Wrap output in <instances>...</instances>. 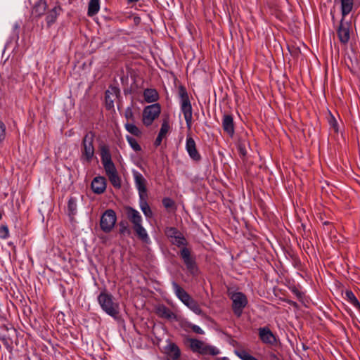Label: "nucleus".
I'll return each mask as SVG.
<instances>
[{
  "label": "nucleus",
  "instance_id": "nucleus-26",
  "mask_svg": "<svg viewBox=\"0 0 360 360\" xmlns=\"http://www.w3.org/2000/svg\"><path fill=\"white\" fill-rule=\"evenodd\" d=\"M60 10L61 8L60 6H55L47 13L46 20L48 27H50L53 23L56 22Z\"/></svg>",
  "mask_w": 360,
  "mask_h": 360
},
{
  "label": "nucleus",
  "instance_id": "nucleus-27",
  "mask_svg": "<svg viewBox=\"0 0 360 360\" xmlns=\"http://www.w3.org/2000/svg\"><path fill=\"white\" fill-rule=\"evenodd\" d=\"M119 233L121 237H129L131 235V231L129 228V223L126 220H122L118 224Z\"/></svg>",
  "mask_w": 360,
  "mask_h": 360
},
{
  "label": "nucleus",
  "instance_id": "nucleus-33",
  "mask_svg": "<svg viewBox=\"0 0 360 360\" xmlns=\"http://www.w3.org/2000/svg\"><path fill=\"white\" fill-rule=\"evenodd\" d=\"M124 127L126 130L134 136H141L142 134L141 130L134 124V122H127Z\"/></svg>",
  "mask_w": 360,
  "mask_h": 360
},
{
  "label": "nucleus",
  "instance_id": "nucleus-6",
  "mask_svg": "<svg viewBox=\"0 0 360 360\" xmlns=\"http://www.w3.org/2000/svg\"><path fill=\"white\" fill-rule=\"evenodd\" d=\"M346 17L342 15L341 20L336 29L337 35L340 42L346 45L350 39V35L352 32V25L350 20H346Z\"/></svg>",
  "mask_w": 360,
  "mask_h": 360
},
{
  "label": "nucleus",
  "instance_id": "nucleus-5",
  "mask_svg": "<svg viewBox=\"0 0 360 360\" xmlns=\"http://www.w3.org/2000/svg\"><path fill=\"white\" fill-rule=\"evenodd\" d=\"M232 300V310L236 317L241 316L244 308L248 305V301L246 295L242 292H234L230 295Z\"/></svg>",
  "mask_w": 360,
  "mask_h": 360
},
{
  "label": "nucleus",
  "instance_id": "nucleus-49",
  "mask_svg": "<svg viewBox=\"0 0 360 360\" xmlns=\"http://www.w3.org/2000/svg\"><path fill=\"white\" fill-rule=\"evenodd\" d=\"M269 357L271 360H280V359L278 357V356L274 353H271L269 354Z\"/></svg>",
  "mask_w": 360,
  "mask_h": 360
},
{
  "label": "nucleus",
  "instance_id": "nucleus-23",
  "mask_svg": "<svg viewBox=\"0 0 360 360\" xmlns=\"http://www.w3.org/2000/svg\"><path fill=\"white\" fill-rule=\"evenodd\" d=\"M47 5L46 1L39 0L34 6L32 14L36 18L41 17L45 12Z\"/></svg>",
  "mask_w": 360,
  "mask_h": 360
},
{
  "label": "nucleus",
  "instance_id": "nucleus-35",
  "mask_svg": "<svg viewBox=\"0 0 360 360\" xmlns=\"http://www.w3.org/2000/svg\"><path fill=\"white\" fill-rule=\"evenodd\" d=\"M165 233L169 238L175 239L176 237L181 235V232L175 227H166Z\"/></svg>",
  "mask_w": 360,
  "mask_h": 360
},
{
  "label": "nucleus",
  "instance_id": "nucleus-40",
  "mask_svg": "<svg viewBox=\"0 0 360 360\" xmlns=\"http://www.w3.org/2000/svg\"><path fill=\"white\" fill-rule=\"evenodd\" d=\"M172 244L175 245L177 247H181L187 245L186 239L185 238L182 233H181L180 236L176 237V238L174 239V240H172Z\"/></svg>",
  "mask_w": 360,
  "mask_h": 360
},
{
  "label": "nucleus",
  "instance_id": "nucleus-24",
  "mask_svg": "<svg viewBox=\"0 0 360 360\" xmlns=\"http://www.w3.org/2000/svg\"><path fill=\"white\" fill-rule=\"evenodd\" d=\"M341 4V15L346 17L353 10L354 0H340Z\"/></svg>",
  "mask_w": 360,
  "mask_h": 360
},
{
  "label": "nucleus",
  "instance_id": "nucleus-48",
  "mask_svg": "<svg viewBox=\"0 0 360 360\" xmlns=\"http://www.w3.org/2000/svg\"><path fill=\"white\" fill-rule=\"evenodd\" d=\"M285 302H287L288 304H289L290 305L292 306L295 308H297L298 307L297 303L296 302H295V301H292V300H288V299H285Z\"/></svg>",
  "mask_w": 360,
  "mask_h": 360
},
{
  "label": "nucleus",
  "instance_id": "nucleus-52",
  "mask_svg": "<svg viewBox=\"0 0 360 360\" xmlns=\"http://www.w3.org/2000/svg\"><path fill=\"white\" fill-rule=\"evenodd\" d=\"M220 360H230L228 357H222Z\"/></svg>",
  "mask_w": 360,
  "mask_h": 360
},
{
  "label": "nucleus",
  "instance_id": "nucleus-46",
  "mask_svg": "<svg viewBox=\"0 0 360 360\" xmlns=\"http://www.w3.org/2000/svg\"><path fill=\"white\" fill-rule=\"evenodd\" d=\"M237 148L240 156L241 158H245L247 155L245 144L244 143L240 142L237 146Z\"/></svg>",
  "mask_w": 360,
  "mask_h": 360
},
{
  "label": "nucleus",
  "instance_id": "nucleus-36",
  "mask_svg": "<svg viewBox=\"0 0 360 360\" xmlns=\"http://www.w3.org/2000/svg\"><path fill=\"white\" fill-rule=\"evenodd\" d=\"M328 122L330 129H333L335 133H338L339 128L338 121L330 112H329V115L328 117Z\"/></svg>",
  "mask_w": 360,
  "mask_h": 360
},
{
  "label": "nucleus",
  "instance_id": "nucleus-32",
  "mask_svg": "<svg viewBox=\"0 0 360 360\" xmlns=\"http://www.w3.org/2000/svg\"><path fill=\"white\" fill-rule=\"evenodd\" d=\"M68 212L69 216H75L77 213V200L75 197H70L68 202Z\"/></svg>",
  "mask_w": 360,
  "mask_h": 360
},
{
  "label": "nucleus",
  "instance_id": "nucleus-28",
  "mask_svg": "<svg viewBox=\"0 0 360 360\" xmlns=\"http://www.w3.org/2000/svg\"><path fill=\"white\" fill-rule=\"evenodd\" d=\"M345 299L356 309L360 310V303L351 290H345Z\"/></svg>",
  "mask_w": 360,
  "mask_h": 360
},
{
  "label": "nucleus",
  "instance_id": "nucleus-11",
  "mask_svg": "<svg viewBox=\"0 0 360 360\" xmlns=\"http://www.w3.org/2000/svg\"><path fill=\"white\" fill-rule=\"evenodd\" d=\"M136 188L139 191V198L147 195L146 180L143 176L137 171L133 172Z\"/></svg>",
  "mask_w": 360,
  "mask_h": 360
},
{
  "label": "nucleus",
  "instance_id": "nucleus-4",
  "mask_svg": "<svg viewBox=\"0 0 360 360\" xmlns=\"http://www.w3.org/2000/svg\"><path fill=\"white\" fill-rule=\"evenodd\" d=\"M95 134L93 131H88L84 136L81 144V160L91 162L95 153L94 140Z\"/></svg>",
  "mask_w": 360,
  "mask_h": 360
},
{
  "label": "nucleus",
  "instance_id": "nucleus-7",
  "mask_svg": "<svg viewBox=\"0 0 360 360\" xmlns=\"http://www.w3.org/2000/svg\"><path fill=\"white\" fill-rule=\"evenodd\" d=\"M179 255L188 272L193 276L195 275L198 273V268L195 257L191 255V249L184 247L180 250Z\"/></svg>",
  "mask_w": 360,
  "mask_h": 360
},
{
  "label": "nucleus",
  "instance_id": "nucleus-45",
  "mask_svg": "<svg viewBox=\"0 0 360 360\" xmlns=\"http://www.w3.org/2000/svg\"><path fill=\"white\" fill-rule=\"evenodd\" d=\"M9 236V230L7 225H0V238L6 239Z\"/></svg>",
  "mask_w": 360,
  "mask_h": 360
},
{
  "label": "nucleus",
  "instance_id": "nucleus-30",
  "mask_svg": "<svg viewBox=\"0 0 360 360\" xmlns=\"http://www.w3.org/2000/svg\"><path fill=\"white\" fill-rule=\"evenodd\" d=\"M100 8L99 0H90L88 6L87 14L89 16H94L96 15Z\"/></svg>",
  "mask_w": 360,
  "mask_h": 360
},
{
  "label": "nucleus",
  "instance_id": "nucleus-18",
  "mask_svg": "<svg viewBox=\"0 0 360 360\" xmlns=\"http://www.w3.org/2000/svg\"><path fill=\"white\" fill-rule=\"evenodd\" d=\"M124 212L127 219L134 226L142 222V217L140 213L131 206L124 207Z\"/></svg>",
  "mask_w": 360,
  "mask_h": 360
},
{
  "label": "nucleus",
  "instance_id": "nucleus-54",
  "mask_svg": "<svg viewBox=\"0 0 360 360\" xmlns=\"http://www.w3.org/2000/svg\"><path fill=\"white\" fill-rule=\"evenodd\" d=\"M330 14L332 15V20L334 21V20H335V16H334V15L333 14V13H332V12H330Z\"/></svg>",
  "mask_w": 360,
  "mask_h": 360
},
{
  "label": "nucleus",
  "instance_id": "nucleus-51",
  "mask_svg": "<svg viewBox=\"0 0 360 360\" xmlns=\"http://www.w3.org/2000/svg\"><path fill=\"white\" fill-rule=\"evenodd\" d=\"M11 333L13 335H15V333H16V331H15V329H12V330H11Z\"/></svg>",
  "mask_w": 360,
  "mask_h": 360
},
{
  "label": "nucleus",
  "instance_id": "nucleus-31",
  "mask_svg": "<svg viewBox=\"0 0 360 360\" xmlns=\"http://www.w3.org/2000/svg\"><path fill=\"white\" fill-rule=\"evenodd\" d=\"M101 159L103 165L112 162L111 154L106 146H103L101 149Z\"/></svg>",
  "mask_w": 360,
  "mask_h": 360
},
{
  "label": "nucleus",
  "instance_id": "nucleus-57",
  "mask_svg": "<svg viewBox=\"0 0 360 360\" xmlns=\"http://www.w3.org/2000/svg\"><path fill=\"white\" fill-rule=\"evenodd\" d=\"M347 67H348L349 69H351L350 65H349V64H347Z\"/></svg>",
  "mask_w": 360,
  "mask_h": 360
},
{
  "label": "nucleus",
  "instance_id": "nucleus-56",
  "mask_svg": "<svg viewBox=\"0 0 360 360\" xmlns=\"http://www.w3.org/2000/svg\"><path fill=\"white\" fill-rule=\"evenodd\" d=\"M1 218H2V214H1V212H0V220L1 219Z\"/></svg>",
  "mask_w": 360,
  "mask_h": 360
},
{
  "label": "nucleus",
  "instance_id": "nucleus-25",
  "mask_svg": "<svg viewBox=\"0 0 360 360\" xmlns=\"http://www.w3.org/2000/svg\"><path fill=\"white\" fill-rule=\"evenodd\" d=\"M187 306L191 311L198 315H202L203 311L201 309L199 304L192 297H191L186 302L184 303Z\"/></svg>",
  "mask_w": 360,
  "mask_h": 360
},
{
  "label": "nucleus",
  "instance_id": "nucleus-13",
  "mask_svg": "<svg viewBox=\"0 0 360 360\" xmlns=\"http://www.w3.org/2000/svg\"><path fill=\"white\" fill-rule=\"evenodd\" d=\"M186 149L193 160L199 162L201 160L202 158L197 150L195 142L191 136L186 138Z\"/></svg>",
  "mask_w": 360,
  "mask_h": 360
},
{
  "label": "nucleus",
  "instance_id": "nucleus-50",
  "mask_svg": "<svg viewBox=\"0 0 360 360\" xmlns=\"http://www.w3.org/2000/svg\"><path fill=\"white\" fill-rule=\"evenodd\" d=\"M132 92L133 91H132L131 88H127V89H124V94L125 95L131 94H132Z\"/></svg>",
  "mask_w": 360,
  "mask_h": 360
},
{
  "label": "nucleus",
  "instance_id": "nucleus-29",
  "mask_svg": "<svg viewBox=\"0 0 360 360\" xmlns=\"http://www.w3.org/2000/svg\"><path fill=\"white\" fill-rule=\"evenodd\" d=\"M146 197V196H143V197H142V198H140L139 205H140L141 210H142L144 215L146 217L150 218L153 216V212H152L148 203L147 202Z\"/></svg>",
  "mask_w": 360,
  "mask_h": 360
},
{
  "label": "nucleus",
  "instance_id": "nucleus-53",
  "mask_svg": "<svg viewBox=\"0 0 360 360\" xmlns=\"http://www.w3.org/2000/svg\"><path fill=\"white\" fill-rule=\"evenodd\" d=\"M129 2H137L139 0H128Z\"/></svg>",
  "mask_w": 360,
  "mask_h": 360
},
{
  "label": "nucleus",
  "instance_id": "nucleus-38",
  "mask_svg": "<svg viewBox=\"0 0 360 360\" xmlns=\"http://www.w3.org/2000/svg\"><path fill=\"white\" fill-rule=\"evenodd\" d=\"M236 354L242 360H259L244 349L236 351Z\"/></svg>",
  "mask_w": 360,
  "mask_h": 360
},
{
  "label": "nucleus",
  "instance_id": "nucleus-8",
  "mask_svg": "<svg viewBox=\"0 0 360 360\" xmlns=\"http://www.w3.org/2000/svg\"><path fill=\"white\" fill-rule=\"evenodd\" d=\"M117 221L115 212L112 209L105 210L100 220V226L103 231L108 233L113 229Z\"/></svg>",
  "mask_w": 360,
  "mask_h": 360
},
{
  "label": "nucleus",
  "instance_id": "nucleus-12",
  "mask_svg": "<svg viewBox=\"0 0 360 360\" xmlns=\"http://www.w3.org/2000/svg\"><path fill=\"white\" fill-rule=\"evenodd\" d=\"M258 330L259 339L263 343L270 345L276 343V338L269 327L259 328Z\"/></svg>",
  "mask_w": 360,
  "mask_h": 360
},
{
  "label": "nucleus",
  "instance_id": "nucleus-43",
  "mask_svg": "<svg viewBox=\"0 0 360 360\" xmlns=\"http://www.w3.org/2000/svg\"><path fill=\"white\" fill-rule=\"evenodd\" d=\"M124 117L128 121H130L131 122H135V117L132 110V105L126 108L124 112Z\"/></svg>",
  "mask_w": 360,
  "mask_h": 360
},
{
  "label": "nucleus",
  "instance_id": "nucleus-9",
  "mask_svg": "<svg viewBox=\"0 0 360 360\" xmlns=\"http://www.w3.org/2000/svg\"><path fill=\"white\" fill-rule=\"evenodd\" d=\"M161 112V106L155 103L146 106L143 110V122L146 126H150Z\"/></svg>",
  "mask_w": 360,
  "mask_h": 360
},
{
  "label": "nucleus",
  "instance_id": "nucleus-16",
  "mask_svg": "<svg viewBox=\"0 0 360 360\" xmlns=\"http://www.w3.org/2000/svg\"><path fill=\"white\" fill-rule=\"evenodd\" d=\"M165 352L167 357L171 360H179L181 356V350L179 346L172 342H169L165 347Z\"/></svg>",
  "mask_w": 360,
  "mask_h": 360
},
{
  "label": "nucleus",
  "instance_id": "nucleus-47",
  "mask_svg": "<svg viewBox=\"0 0 360 360\" xmlns=\"http://www.w3.org/2000/svg\"><path fill=\"white\" fill-rule=\"evenodd\" d=\"M188 327L190 328L193 332H194L197 334H200V335L204 334L203 330L197 325L189 323H188Z\"/></svg>",
  "mask_w": 360,
  "mask_h": 360
},
{
  "label": "nucleus",
  "instance_id": "nucleus-55",
  "mask_svg": "<svg viewBox=\"0 0 360 360\" xmlns=\"http://www.w3.org/2000/svg\"><path fill=\"white\" fill-rule=\"evenodd\" d=\"M329 224V222H328V221H325V222L323 223V224H324V225H327V224Z\"/></svg>",
  "mask_w": 360,
  "mask_h": 360
},
{
  "label": "nucleus",
  "instance_id": "nucleus-44",
  "mask_svg": "<svg viewBox=\"0 0 360 360\" xmlns=\"http://www.w3.org/2000/svg\"><path fill=\"white\" fill-rule=\"evenodd\" d=\"M291 292L297 297V298L300 301L303 302L304 294L302 291L299 290L296 286H292L290 288Z\"/></svg>",
  "mask_w": 360,
  "mask_h": 360
},
{
  "label": "nucleus",
  "instance_id": "nucleus-15",
  "mask_svg": "<svg viewBox=\"0 0 360 360\" xmlns=\"http://www.w3.org/2000/svg\"><path fill=\"white\" fill-rule=\"evenodd\" d=\"M222 128L224 132L232 137L235 133L233 118L231 115L224 114L222 119Z\"/></svg>",
  "mask_w": 360,
  "mask_h": 360
},
{
  "label": "nucleus",
  "instance_id": "nucleus-41",
  "mask_svg": "<svg viewBox=\"0 0 360 360\" xmlns=\"http://www.w3.org/2000/svg\"><path fill=\"white\" fill-rule=\"evenodd\" d=\"M103 165V167L105 169L107 176L110 174L115 173L116 172H117L113 162H110L104 164Z\"/></svg>",
  "mask_w": 360,
  "mask_h": 360
},
{
  "label": "nucleus",
  "instance_id": "nucleus-3",
  "mask_svg": "<svg viewBox=\"0 0 360 360\" xmlns=\"http://www.w3.org/2000/svg\"><path fill=\"white\" fill-rule=\"evenodd\" d=\"M186 341L189 343V349L193 353H198L202 356H217L220 353L219 349H217L214 346L205 343L202 340L196 338H189L187 336Z\"/></svg>",
  "mask_w": 360,
  "mask_h": 360
},
{
  "label": "nucleus",
  "instance_id": "nucleus-10",
  "mask_svg": "<svg viewBox=\"0 0 360 360\" xmlns=\"http://www.w3.org/2000/svg\"><path fill=\"white\" fill-rule=\"evenodd\" d=\"M120 96V89L117 86L110 85L105 92V107L108 110L114 107V97L118 98Z\"/></svg>",
  "mask_w": 360,
  "mask_h": 360
},
{
  "label": "nucleus",
  "instance_id": "nucleus-1",
  "mask_svg": "<svg viewBox=\"0 0 360 360\" xmlns=\"http://www.w3.org/2000/svg\"><path fill=\"white\" fill-rule=\"evenodd\" d=\"M114 300L112 295L106 290L101 292L97 297L98 302L103 311L115 320H119L120 318V304Z\"/></svg>",
  "mask_w": 360,
  "mask_h": 360
},
{
  "label": "nucleus",
  "instance_id": "nucleus-20",
  "mask_svg": "<svg viewBox=\"0 0 360 360\" xmlns=\"http://www.w3.org/2000/svg\"><path fill=\"white\" fill-rule=\"evenodd\" d=\"M176 296L183 302H186L191 296L176 281L172 283Z\"/></svg>",
  "mask_w": 360,
  "mask_h": 360
},
{
  "label": "nucleus",
  "instance_id": "nucleus-58",
  "mask_svg": "<svg viewBox=\"0 0 360 360\" xmlns=\"http://www.w3.org/2000/svg\"><path fill=\"white\" fill-rule=\"evenodd\" d=\"M8 245H13V243L10 242V243H8Z\"/></svg>",
  "mask_w": 360,
  "mask_h": 360
},
{
  "label": "nucleus",
  "instance_id": "nucleus-22",
  "mask_svg": "<svg viewBox=\"0 0 360 360\" xmlns=\"http://www.w3.org/2000/svg\"><path fill=\"white\" fill-rule=\"evenodd\" d=\"M169 129V123H168L167 120H164L162 123L161 128L158 133V135L154 142V146L155 147H158L161 144L162 138L166 135V134L168 132Z\"/></svg>",
  "mask_w": 360,
  "mask_h": 360
},
{
  "label": "nucleus",
  "instance_id": "nucleus-42",
  "mask_svg": "<svg viewBox=\"0 0 360 360\" xmlns=\"http://www.w3.org/2000/svg\"><path fill=\"white\" fill-rule=\"evenodd\" d=\"M162 202L163 206L167 210L173 209L175 207L174 200L168 197L164 198L162 200Z\"/></svg>",
  "mask_w": 360,
  "mask_h": 360
},
{
  "label": "nucleus",
  "instance_id": "nucleus-37",
  "mask_svg": "<svg viewBox=\"0 0 360 360\" xmlns=\"http://www.w3.org/2000/svg\"><path fill=\"white\" fill-rule=\"evenodd\" d=\"M0 340L2 341L4 345L6 347L7 349L11 350L13 349V339L11 337L10 333H8V335H1L0 337Z\"/></svg>",
  "mask_w": 360,
  "mask_h": 360
},
{
  "label": "nucleus",
  "instance_id": "nucleus-21",
  "mask_svg": "<svg viewBox=\"0 0 360 360\" xmlns=\"http://www.w3.org/2000/svg\"><path fill=\"white\" fill-rule=\"evenodd\" d=\"M143 96L146 103H154L159 99V94L155 89L147 88L143 91Z\"/></svg>",
  "mask_w": 360,
  "mask_h": 360
},
{
  "label": "nucleus",
  "instance_id": "nucleus-14",
  "mask_svg": "<svg viewBox=\"0 0 360 360\" xmlns=\"http://www.w3.org/2000/svg\"><path fill=\"white\" fill-rule=\"evenodd\" d=\"M91 187L94 193L101 194L104 193L106 189V179L101 176L94 178Z\"/></svg>",
  "mask_w": 360,
  "mask_h": 360
},
{
  "label": "nucleus",
  "instance_id": "nucleus-39",
  "mask_svg": "<svg viewBox=\"0 0 360 360\" xmlns=\"http://www.w3.org/2000/svg\"><path fill=\"white\" fill-rule=\"evenodd\" d=\"M127 140L129 144V146L131 147V148L136 151V152H139L141 150V146L138 143V142L136 141V140L130 136H127Z\"/></svg>",
  "mask_w": 360,
  "mask_h": 360
},
{
  "label": "nucleus",
  "instance_id": "nucleus-2",
  "mask_svg": "<svg viewBox=\"0 0 360 360\" xmlns=\"http://www.w3.org/2000/svg\"><path fill=\"white\" fill-rule=\"evenodd\" d=\"M178 96L180 99L181 110L188 129H191L193 119V109L189 98L188 94L184 85H179L178 87Z\"/></svg>",
  "mask_w": 360,
  "mask_h": 360
},
{
  "label": "nucleus",
  "instance_id": "nucleus-19",
  "mask_svg": "<svg viewBox=\"0 0 360 360\" xmlns=\"http://www.w3.org/2000/svg\"><path fill=\"white\" fill-rule=\"evenodd\" d=\"M132 229L138 239L146 244H149L150 243L148 234L146 229L143 226L142 222L135 224L132 226Z\"/></svg>",
  "mask_w": 360,
  "mask_h": 360
},
{
  "label": "nucleus",
  "instance_id": "nucleus-17",
  "mask_svg": "<svg viewBox=\"0 0 360 360\" xmlns=\"http://www.w3.org/2000/svg\"><path fill=\"white\" fill-rule=\"evenodd\" d=\"M155 313L160 318L168 320H176L177 318L176 315L163 304L156 306Z\"/></svg>",
  "mask_w": 360,
  "mask_h": 360
},
{
  "label": "nucleus",
  "instance_id": "nucleus-34",
  "mask_svg": "<svg viewBox=\"0 0 360 360\" xmlns=\"http://www.w3.org/2000/svg\"><path fill=\"white\" fill-rule=\"evenodd\" d=\"M108 177L109 179V181H110L111 184L115 188H121V179L119 176L117 172L115 173L110 174L108 175Z\"/></svg>",
  "mask_w": 360,
  "mask_h": 360
}]
</instances>
